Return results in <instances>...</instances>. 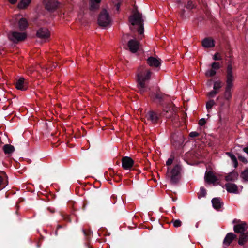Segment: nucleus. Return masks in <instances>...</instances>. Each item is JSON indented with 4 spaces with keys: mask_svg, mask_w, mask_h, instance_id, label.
I'll return each mask as SVG.
<instances>
[{
    "mask_svg": "<svg viewBox=\"0 0 248 248\" xmlns=\"http://www.w3.org/2000/svg\"><path fill=\"white\" fill-rule=\"evenodd\" d=\"M147 120L153 124H156L159 120V116L153 110L148 111L146 114Z\"/></svg>",
    "mask_w": 248,
    "mask_h": 248,
    "instance_id": "4468645a",
    "label": "nucleus"
},
{
    "mask_svg": "<svg viewBox=\"0 0 248 248\" xmlns=\"http://www.w3.org/2000/svg\"><path fill=\"white\" fill-rule=\"evenodd\" d=\"M121 5V2H118L117 4L115 5V8L117 11L119 12L120 10V8Z\"/></svg>",
    "mask_w": 248,
    "mask_h": 248,
    "instance_id": "8fccbe9b",
    "label": "nucleus"
},
{
    "mask_svg": "<svg viewBox=\"0 0 248 248\" xmlns=\"http://www.w3.org/2000/svg\"><path fill=\"white\" fill-rule=\"evenodd\" d=\"M230 59L227 60L226 67L225 68V78L235 79L236 74L235 73V67L233 66L234 62L232 59V55L230 54Z\"/></svg>",
    "mask_w": 248,
    "mask_h": 248,
    "instance_id": "7ed1b4c3",
    "label": "nucleus"
},
{
    "mask_svg": "<svg viewBox=\"0 0 248 248\" xmlns=\"http://www.w3.org/2000/svg\"><path fill=\"white\" fill-rule=\"evenodd\" d=\"M187 9H192L194 8V5L192 1L189 0L187 2V3L186 5L185 6Z\"/></svg>",
    "mask_w": 248,
    "mask_h": 248,
    "instance_id": "ea45409f",
    "label": "nucleus"
},
{
    "mask_svg": "<svg viewBox=\"0 0 248 248\" xmlns=\"http://www.w3.org/2000/svg\"><path fill=\"white\" fill-rule=\"evenodd\" d=\"M57 232H58L57 230H56V232H55L56 235H57Z\"/></svg>",
    "mask_w": 248,
    "mask_h": 248,
    "instance_id": "680f3d73",
    "label": "nucleus"
},
{
    "mask_svg": "<svg viewBox=\"0 0 248 248\" xmlns=\"http://www.w3.org/2000/svg\"><path fill=\"white\" fill-rule=\"evenodd\" d=\"M15 87L18 90L25 91L27 89L28 86L25 79L23 78H20L15 83Z\"/></svg>",
    "mask_w": 248,
    "mask_h": 248,
    "instance_id": "2eb2a0df",
    "label": "nucleus"
},
{
    "mask_svg": "<svg viewBox=\"0 0 248 248\" xmlns=\"http://www.w3.org/2000/svg\"><path fill=\"white\" fill-rule=\"evenodd\" d=\"M111 19L108 13L105 9H103L98 17V24L103 27H106L109 24Z\"/></svg>",
    "mask_w": 248,
    "mask_h": 248,
    "instance_id": "423d86ee",
    "label": "nucleus"
},
{
    "mask_svg": "<svg viewBox=\"0 0 248 248\" xmlns=\"http://www.w3.org/2000/svg\"><path fill=\"white\" fill-rule=\"evenodd\" d=\"M165 94L161 93H157L151 97L154 101H156L160 105H162L164 100Z\"/></svg>",
    "mask_w": 248,
    "mask_h": 248,
    "instance_id": "aec40b11",
    "label": "nucleus"
},
{
    "mask_svg": "<svg viewBox=\"0 0 248 248\" xmlns=\"http://www.w3.org/2000/svg\"><path fill=\"white\" fill-rule=\"evenodd\" d=\"M202 46L206 48H210L215 46V41L211 38H205L202 41Z\"/></svg>",
    "mask_w": 248,
    "mask_h": 248,
    "instance_id": "5701e85b",
    "label": "nucleus"
},
{
    "mask_svg": "<svg viewBox=\"0 0 248 248\" xmlns=\"http://www.w3.org/2000/svg\"><path fill=\"white\" fill-rule=\"evenodd\" d=\"M185 10L183 8L181 9L180 11L179 12V15H180V16L183 18L185 17Z\"/></svg>",
    "mask_w": 248,
    "mask_h": 248,
    "instance_id": "de8ad7c7",
    "label": "nucleus"
},
{
    "mask_svg": "<svg viewBox=\"0 0 248 248\" xmlns=\"http://www.w3.org/2000/svg\"><path fill=\"white\" fill-rule=\"evenodd\" d=\"M16 206L18 207V203L16 204Z\"/></svg>",
    "mask_w": 248,
    "mask_h": 248,
    "instance_id": "e2e57ef3",
    "label": "nucleus"
},
{
    "mask_svg": "<svg viewBox=\"0 0 248 248\" xmlns=\"http://www.w3.org/2000/svg\"><path fill=\"white\" fill-rule=\"evenodd\" d=\"M206 121L205 118H202L199 121L198 124L200 126H203L206 124Z\"/></svg>",
    "mask_w": 248,
    "mask_h": 248,
    "instance_id": "c03bdc74",
    "label": "nucleus"
},
{
    "mask_svg": "<svg viewBox=\"0 0 248 248\" xmlns=\"http://www.w3.org/2000/svg\"><path fill=\"white\" fill-rule=\"evenodd\" d=\"M240 177L244 180L248 181V168L242 171L240 174Z\"/></svg>",
    "mask_w": 248,
    "mask_h": 248,
    "instance_id": "473e14b6",
    "label": "nucleus"
},
{
    "mask_svg": "<svg viewBox=\"0 0 248 248\" xmlns=\"http://www.w3.org/2000/svg\"><path fill=\"white\" fill-rule=\"evenodd\" d=\"M181 166L179 164L176 165L170 171V181L172 184H177L181 178Z\"/></svg>",
    "mask_w": 248,
    "mask_h": 248,
    "instance_id": "39448f33",
    "label": "nucleus"
},
{
    "mask_svg": "<svg viewBox=\"0 0 248 248\" xmlns=\"http://www.w3.org/2000/svg\"><path fill=\"white\" fill-rule=\"evenodd\" d=\"M235 79L225 78L226 86L224 93V97L226 100L232 98L231 89L233 87V81Z\"/></svg>",
    "mask_w": 248,
    "mask_h": 248,
    "instance_id": "6e6552de",
    "label": "nucleus"
},
{
    "mask_svg": "<svg viewBox=\"0 0 248 248\" xmlns=\"http://www.w3.org/2000/svg\"><path fill=\"white\" fill-rule=\"evenodd\" d=\"M169 169H170L169 167H168V170H167V175L168 174V176L169 177L170 176V175L169 174Z\"/></svg>",
    "mask_w": 248,
    "mask_h": 248,
    "instance_id": "4d7b16f0",
    "label": "nucleus"
},
{
    "mask_svg": "<svg viewBox=\"0 0 248 248\" xmlns=\"http://www.w3.org/2000/svg\"><path fill=\"white\" fill-rule=\"evenodd\" d=\"M248 241V232H246L244 233H241L240 234L238 240V244L241 246L244 245Z\"/></svg>",
    "mask_w": 248,
    "mask_h": 248,
    "instance_id": "a878e982",
    "label": "nucleus"
},
{
    "mask_svg": "<svg viewBox=\"0 0 248 248\" xmlns=\"http://www.w3.org/2000/svg\"><path fill=\"white\" fill-rule=\"evenodd\" d=\"M211 202L213 208L218 211L219 210V209L223 205V202H221L220 198L219 197L213 198Z\"/></svg>",
    "mask_w": 248,
    "mask_h": 248,
    "instance_id": "a211bd4d",
    "label": "nucleus"
},
{
    "mask_svg": "<svg viewBox=\"0 0 248 248\" xmlns=\"http://www.w3.org/2000/svg\"><path fill=\"white\" fill-rule=\"evenodd\" d=\"M151 74L149 70L141 71L137 74V87L140 94H143L150 90L146 82L150 80Z\"/></svg>",
    "mask_w": 248,
    "mask_h": 248,
    "instance_id": "f257e3e1",
    "label": "nucleus"
},
{
    "mask_svg": "<svg viewBox=\"0 0 248 248\" xmlns=\"http://www.w3.org/2000/svg\"><path fill=\"white\" fill-rule=\"evenodd\" d=\"M117 174H115V172H114V170H112V169H111V170H110V175L112 177H114L115 176V175H117Z\"/></svg>",
    "mask_w": 248,
    "mask_h": 248,
    "instance_id": "3c124183",
    "label": "nucleus"
},
{
    "mask_svg": "<svg viewBox=\"0 0 248 248\" xmlns=\"http://www.w3.org/2000/svg\"><path fill=\"white\" fill-rule=\"evenodd\" d=\"M213 59L215 61H219L222 59L220 56H219V54L218 53H216L213 56Z\"/></svg>",
    "mask_w": 248,
    "mask_h": 248,
    "instance_id": "37998d69",
    "label": "nucleus"
},
{
    "mask_svg": "<svg viewBox=\"0 0 248 248\" xmlns=\"http://www.w3.org/2000/svg\"><path fill=\"white\" fill-rule=\"evenodd\" d=\"M58 2L53 0L48 1L45 5V8L50 12H53L58 7Z\"/></svg>",
    "mask_w": 248,
    "mask_h": 248,
    "instance_id": "f3484780",
    "label": "nucleus"
},
{
    "mask_svg": "<svg viewBox=\"0 0 248 248\" xmlns=\"http://www.w3.org/2000/svg\"><path fill=\"white\" fill-rule=\"evenodd\" d=\"M238 159L240 161H242V162H243L245 164H246L248 162L247 159L245 157H244L242 155H239Z\"/></svg>",
    "mask_w": 248,
    "mask_h": 248,
    "instance_id": "a18cd8bd",
    "label": "nucleus"
},
{
    "mask_svg": "<svg viewBox=\"0 0 248 248\" xmlns=\"http://www.w3.org/2000/svg\"><path fill=\"white\" fill-rule=\"evenodd\" d=\"M27 37V35L26 33L17 31H13L8 35L9 39L15 43L24 41Z\"/></svg>",
    "mask_w": 248,
    "mask_h": 248,
    "instance_id": "1a4fd4ad",
    "label": "nucleus"
},
{
    "mask_svg": "<svg viewBox=\"0 0 248 248\" xmlns=\"http://www.w3.org/2000/svg\"><path fill=\"white\" fill-rule=\"evenodd\" d=\"M160 59H156L153 57H150L147 59V63L151 66H154L155 67H159L160 64Z\"/></svg>",
    "mask_w": 248,
    "mask_h": 248,
    "instance_id": "4be33fe9",
    "label": "nucleus"
},
{
    "mask_svg": "<svg viewBox=\"0 0 248 248\" xmlns=\"http://www.w3.org/2000/svg\"><path fill=\"white\" fill-rule=\"evenodd\" d=\"M127 46L131 52L135 53L140 48V42L136 39H130L127 42Z\"/></svg>",
    "mask_w": 248,
    "mask_h": 248,
    "instance_id": "9b49d317",
    "label": "nucleus"
},
{
    "mask_svg": "<svg viewBox=\"0 0 248 248\" xmlns=\"http://www.w3.org/2000/svg\"><path fill=\"white\" fill-rule=\"evenodd\" d=\"M206 190L204 187H201L200 191L198 192V198L200 199L202 197H205L206 195Z\"/></svg>",
    "mask_w": 248,
    "mask_h": 248,
    "instance_id": "2f4dec72",
    "label": "nucleus"
},
{
    "mask_svg": "<svg viewBox=\"0 0 248 248\" xmlns=\"http://www.w3.org/2000/svg\"><path fill=\"white\" fill-rule=\"evenodd\" d=\"M226 190L229 193H237L238 189L236 184L228 183L225 184Z\"/></svg>",
    "mask_w": 248,
    "mask_h": 248,
    "instance_id": "412c9836",
    "label": "nucleus"
},
{
    "mask_svg": "<svg viewBox=\"0 0 248 248\" xmlns=\"http://www.w3.org/2000/svg\"><path fill=\"white\" fill-rule=\"evenodd\" d=\"M9 2L12 4H15L17 2V0H8Z\"/></svg>",
    "mask_w": 248,
    "mask_h": 248,
    "instance_id": "864d4df0",
    "label": "nucleus"
},
{
    "mask_svg": "<svg viewBox=\"0 0 248 248\" xmlns=\"http://www.w3.org/2000/svg\"><path fill=\"white\" fill-rule=\"evenodd\" d=\"M173 160H174V156H173L172 155H171L170 157L166 161V165L170 166L171 164H172V163L173 161Z\"/></svg>",
    "mask_w": 248,
    "mask_h": 248,
    "instance_id": "79ce46f5",
    "label": "nucleus"
},
{
    "mask_svg": "<svg viewBox=\"0 0 248 248\" xmlns=\"http://www.w3.org/2000/svg\"><path fill=\"white\" fill-rule=\"evenodd\" d=\"M31 0H21L18 4V7L20 9H25L30 3Z\"/></svg>",
    "mask_w": 248,
    "mask_h": 248,
    "instance_id": "c85d7f7f",
    "label": "nucleus"
},
{
    "mask_svg": "<svg viewBox=\"0 0 248 248\" xmlns=\"http://www.w3.org/2000/svg\"><path fill=\"white\" fill-rule=\"evenodd\" d=\"M111 198L114 200V202H112V203L114 204L115 202V199L116 198V196L115 195H112Z\"/></svg>",
    "mask_w": 248,
    "mask_h": 248,
    "instance_id": "6e6d98bb",
    "label": "nucleus"
},
{
    "mask_svg": "<svg viewBox=\"0 0 248 248\" xmlns=\"http://www.w3.org/2000/svg\"><path fill=\"white\" fill-rule=\"evenodd\" d=\"M171 222L173 223V226L175 228L179 227L182 225V222L179 219H173Z\"/></svg>",
    "mask_w": 248,
    "mask_h": 248,
    "instance_id": "c9c22d12",
    "label": "nucleus"
},
{
    "mask_svg": "<svg viewBox=\"0 0 248 248\" xmlns=\"http://www.w3.org/2000/svg\"><path fill=\"white\" fill-rule=\"evenodd\" d=\"M217 93V91L214 90L208 93V96L209 97H214Z\"/></svg>",
    "mask_w": 248,
    "mask_h": 248,
    "instance_id": "a19ab883",
    "label": "nucleus"
},
{
    "mask_svg": "<svg viewBox=\"0 0 248 248\" xmlns=\"http://www.w3.org/2000/svg\"><path fill=\"white\" fill-rule=\"evenodd\" d=\"M226 154L231 158L234 164V167L236 168L238 166V161L235 156L231 152H227Z\"/></svg>",
    "mask_w": 248,
    "mask_h": 248,
    "instance_id": "c756f323",
    "label": "nucleus"
},
{
    "mask_svg": "<svg viewBox=\"0 0 248 248\" xmlns=\"http://www.w3.org/2000/svg\"><path fill=\"white\" fill-rule=\"evenodd\" d=\"M128 36H129L128 34H126V35H124L123 36V40L124 43H126V39L128 37Z\"/></svg>",
    "mask_w": 248,
    "mask_h": 248,
    "instance_id": "603ef678",
    "label": "nucleus"
},
{
    "mask_svg": "<svg viewBox=\"0 0 248 248\" xmlns=\"http://www.w3.org/2000/svg\"><path fill=\"white\" fill-rule=\"evenodd\" d=\"M101 0H90L89 2V9L91 11L94 12L98 9Z\"/></svg>",
    "mask_w": 248,
    "mask_h": 248,
    "instance_id": "b1692460",
    "label": "nucleus"
},
{
    "mask_svg": "<svg viewBox=\"0 0 248 248\" xmlns=\"http://www.w3.org/2000/svg\"><path fill=\"white\" fill-rule=\"evenodd\" d=\"M19 28L21 31H24L25 30L28 26V23L27 20L24 18H22L18 22Z\"/></svg>",
    "mask_w": 248,
    "mask_h": 248,
    "instance_id": "bb28decb",
    "label": "nucleus"
},
{
    "mask_svg": "<svg viewBox=\"0 0 248 248\" xmlns=\"http://www.w3.org/2000/svg\"><path fill=\"white\" fill-rule=\"evenodd\" d=\"M237 238V235L232 232L228 233L223 240V244L226 246H229L233 240Z\"/></svg>",
    "mask_w": 248,
    "mask_h": 248,
    "instance_id": "dca6fc26",
    "label": "nucleus"
},
{
    "mask_svg": "<svg viewBox=\"0 0 248 248\" xmlns=\"http://www.w3.org/2000/svg\"><path fill=\"white\" fill-rule=\"evenodd\" d=\"M204 178L205 181L208 183L215 184L217 180V177L211 171L205 173Z\"/></svg>",
    "mask_w": 248,
    "mask_h": 248,
    "instance_id": "6ab92c4d",
    "label": "nucleus"
},
{
    "mask_svg": "<svg viewBox=\"0 0 248 248\" xmlns=\"http://www.w3.org/2000/svg\"><path fill=\"white\" fill-rule=\"evenodd\" d=\"M216 74V71L214 69H209L206 72V76L207 77H212Z\"/></svg>",
    "mask_w": 248,
    "mask_h": 248,
    "instance_id": "e433bc0d",
    "label": "nucleus"
},
{
    "mask_svg": "<svg viewBox=\"0 0 248 248\" xmlns=\"http://www.w3.org/2000/svg\"><path fill=\"white\" fill-rule=\"evenodd\" d=\"M134 165V161L130 157L124 156L122 159V166L124 170H131Z\"/></svg>",
    "mask_w": 248,
    "mask_h": 248,
    "instance_id": "f8f14e48",
    "label": "nucleus"
},
{
    "mask_svg": "<svg viewBox=\"0 0 248 248\" xmlns=\"http://www.w3.org/2000/svg\"><path fill=\"white\" fill-rule=\"evenodd\" d=\"M0 173H3V174H5V173L4 171H0Z\"/></svg>",
    "mask_w": 248,
    "mask_h": 248,
    "instance_id": "bf43d9fd",
    "label": "nucleus"
},
{
    "mask_svg": "<svg viewBox=\"0 0 248 248\" xmlns=\"http://www.w3.org/2000/svg\"><path fill=\"white\" fill-rule=\"evenodd\" d=\"M171 142L175 148L181 147L184 142L183 136L181 134H172L171 135Z\"/></svg>",
    "mask_w": 248,
    "mask_h": 248,
    "instance_id": "9d476101",
    "label": "nucleus"
},
{
    "mask_svg": "<svg viewBox=\"0 0 248 248\" xmlns=\"http://www.w3.org/2000/svg\"><path fill=\"white\" fill-rule=\"evenodd\" d=\"M6 179H7V177L6 175ZM7 184V180H4V178L2 176H0V191L5 188Z\"/></svg>",
    "mask_w": 248,
    "mask_h": 248,
    "instance_id": "7c9ffc66",
    "label": "nucleus"
},
{
    "mask_svg": "<svg viewBox=\"0 0 248 248\" xmlns=\"http://www.w3.org/2000/svg\"><path fill=\"white\" fill-rule=\"evenodd\" d=\"M238 173L234 170L229 173L225 178L226 181H234L238 178Z\"/></svg>",
    "mask_w": 248,
    "mask_h": 248,
    "instance_id": "393cba45",
    "label": "nucleus"
},
{
    "mask_svg": "<svg viewBox=\"0 0 248 248\" xmlns=\"http://www.w3.org/2000/svg\"><path fill=\"white\" fill-rule=\"evenodd\" d=\"M233 224H235L233 227V230L236 233L246 232L248 225L246 222L241 221L240 219H234L232 221Z\"/></svg>",
    "mask_w": 248,
    "mask_h": 248,
    "instance_id": "0eeeda50",
    "label": "nucleus"
},
{
    "mask_svg": "<svg viewBox=\"0 0 248 248\" xmlns=\"http://www.w3.org/2000/svg\"><path fill=\"white\" fill-rule=\"evenodd\" d=\"M243 151L246 153L247 154H248V146L246 147H245L244 149H243Z\"/></svg>",
    "mask_w": 248,
    "mask_h": 248,
    "instance_id": "5fc2aeb1",
    "label": "nucleus"
},
{
    "mask_svg": "<svg viewBox=\"0 0 248 248\" xmlns=\"http://www.w3.org/2000/svg\"><path fill=\"white\" fill-rule=\"evenodd\" d=\"M3 150L5 154H10L14 151L15 148L12 145L7 144L3 146Z\"/></svg>",
    "mask_w": 248,
    "mask_h": 248,
    "instance_id": "cd10ccee",
    "label": "nucleus"
},
{
    "mask_svg": "<svg viewBox=\"0 0 248 248\" xmlns=\"http://www.w3.org/2000/svg\"><path fill=\"white\" fill-rule=\"evenodd\" d=\"M83 233L86 237L87 240H88L89 238L91 235V231L90 230L83 229L82 230Z\"/></svg>",
    "mask_w": 248,
    "mask_h": 248,
    "instance_id": "4c0bfd02",
    "label": "nucleus"
},
{
    "mask_svg": "<svg viewBox=\"0 0 248 248\" xmlns=\"http://www.w3.org/2000/svg\"><path fill=\"white\" fill-rule=\"evenodd\" d=\"M199 135V134L197 132H191L189 133V136L191 138L197 137Z\"/></svg>",
    "mask_w": 248,
    "mask_h": 248,
    "instance_id": "49530a36",
    "label": "nucleus"
},
{
    "mask_svg": "<svg viewBox=\"0 0 248 248\" xmlns=\"http://www.w3.org/2000/svg\"><path fill=\"white\" fill-rule=\"evenodd\" d=\"M62 227L61 225H58V226H57V230L60 229V228H61Z\"/></svg>",
    "mask_w": 248,
    "mask_h": 248,
    "instance_id": "13d9d810",
    "label": "nucleus"
},
{
    "mask_svg": "<svg viewBox=\"0 0 248 248\" xmlns=\"http://www.w3.org/2000/svg\"><path fill=\"white\" fill-rule=\"evenodd\" d=\"M129 21L131 23V26L130 27V29L132 31L134 30V26L137 25L138 28L137 31L140 34H142L144 32L143 22L142 15L140 13L137 8H135L133 11V14L129 17Z\"/></svg>",
    "mask_w": 248,
    "mask_h": 248,
    "instance_id": "f03ea898",
    "label": "nucleus"
},
{
    "mask_svg": "<svg viewBox=\"0 0 248 248\" xmlns=\"http://www.w3.org/2000/svg\"><path fill=\"white\" fill-rule=\"evenodd\" d=\"M162 107L163 111L161 115L167 118H171L172 116L175 115L176 108L172 103L167 104H163L161 105Z\"/></svg>",
    "mask_w": 248,
    "mask_h": 248,
    "instance_id": "20e7f679",
    "label": "nucleus"
},
{
    "mask_svg": "<svg viewBox=\"0 0 248 248\" xmlns=\"http://www.w3.org/2000/svg\"><path fill=\"white\" fill-rule=\"evenodd\" d=\"M50 35V31L46 28H40L36 32V36L42 39H48Z\"/></svg>",
    "mask_w": 248,
    "mask_h": 248,
    "instance_id": "ddd939ff",
    "label": "nucleus"
},
{
    "mask_svg": "<svg viewBox=\"0 0 248 248\" xmlns=\"http://www.w3.org/2000/svg\"><path fill=\"white\" fill-rule=\"evenodd\" d=\"M215 104V102L214 100H210L206 103V107L208 111L212 109L213 106Z\"/></svg>",
    "mask_w": 248,
    "mask_h": 248,
    "instance_id": "f704fd0d",
    "label": "nucleus"
},
{
    "mask_svg": "<svg viewBox=\"0 0 248 248\" xmlns=\"http://www.w3.org/2000/svg\"><path fill=\"white\" fill-rule=\"evenodd\" d=\"M212 69L214 70H218L220 68V64L218 62H214L211 65Z\"/></svg>",
    "mask_w": 248,
    "mask_h": 248,
    "instance_id": "58836bf2",
    "label": "nucleus"
},
{
    "mask_svg": "<svg viewBox=\"0 0 248 248\" xmlns=\"http://www.w3.org/2000/svg\"><path fill=\"white\" fill-rule=\"evenodd\" d=\"M88 248H92V247L90 246H88Z\"/></svg>",
    "mask_w": 248,
    "mask_h": 248,
    "instance_id": "052dcab7",
    "label": "nucleus"
},
{
    "mask_svg": "<svg viewBox=\"0 0 248 248\" xmlns=\"http://www.w3.org/2000/svg\"><path fill=\"white\" fill-rule=\"evenodd\" d=\"M118 176L119 178H116V176H115L114 178V180L116 181V182H119L121 180H122V175H120V174H117V176Z\"/></svg>",
    "mask_w": 248,
    "mask_h": 248,
    "instance_id": "09e8293b",
    "label": "nucleus"
},
{
    "mask_svg": "<svg viewBox=\"0 0 248 248\" xmlns=\"http://www.w3.org/2000/svg\"><path fill=\"white\" fill-rule=\"evenodd\" d=\"M222 87V82L220 81L214 82L213 89L215 91L219 90Z\"/></svg>",
    "mask_w": 248,
    "mask_h": 248,
    "instance_id": "72a5a7b5",
    "label": "nucleus"
}]
</instances>
